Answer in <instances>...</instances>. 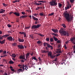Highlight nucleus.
Returning a JSON list of instances; mask_svg holds the SVG:
<instances>
[{"mask_svg": "<svg viewBox=\"0 0 75 75\" xmlns=\"http://www.w3.org/2000/svg\"><path fill=\"white\" fill-rule=\"evenodd\" d=\"M3 4L4 6H6V4H5V3H3Z\"/></svg>", "mask_w": 75, "mask_h": 75, "instance_id": "55", "label": "nucleus"}, {"mask_svg": "<svg viewBox=\"0 0 75 75\" xmlns=\"http://www.w3.org/2000/svg\"><path fill=\"white\" fill-rule=\"evenodd\" d=\"M59 50H60V49H58L57 50L58 51V52L59 53H62V52L61 51H60Z\"/></svg>", "mask_w": 75, "mask_h": 75, "instance_id": "40", "label": "nucleus"}, {"mask_svg": "<svg viewBox=\"0 0 75 75\" xmlns=\"http://www.w3.org/2000/svg\"><path fill=\"white\" fill-rule=\"evenodd\" d=\"M6 10L5 9H0V13H4V12H5Z\"/></svg>", "mask_w": 75, "mask_h": 75, "instance_id": "18", "label": "nucleus"}, {"mask_svg": "<svg viewBox=\"0 0 75 75\" xmlns=\"http://www.w3.org/2000/svg\"><path fill=\"white\" fill-rule=\"evenodd\" d=\"M73 19H65V21H67L68 22H70L71 21H72Z\"/></svg>", "mask_w": 75, "mask_h": 75, "instance_id": "22", "label": "nucleus"}, {"mask_svg": "<svg viewBox=\"0 0 75 75\" xmlns=\"http://www.w3.org/2000/svg\"><path fill=\"white\" fill-rule=\"evenodd\" d=\"M60 55V54H57L56 57H58V56H59Z\"/></svg>", "mask_w": 75, "mask_h": 75, "instance_id": "57", "label": "nucleus"}, {"mask_svg": "<svg viewBox=\"0 0 75 75\" xmlns=\"http://www.w3.org/2000/svg\"><path fill=\"white\" fill-rule=\"evenodd\" d=\"M30 37L32 39H33L34 37H33V35H30Z\"/></svg>", "mask_w": 75, "mask_h": 75, "instance_id": "35", "label": "nucleus"}, {"mask_svg": "<svg viewBox=\"0 0 75 75\" xmlns=\"http://www.w3.org/2000/svg\"><path fill=\"white\" fill-rule=\"evenodd\" d=\"M16 22H19V19H17L16 20Z\"/></svg>", "mask_w": 75, "mask_h": 75, "instance_id": "51", "label": "nucleus"}, {"mask_svg": "<svg viewBox=\"0 0 75 75\" xmlns=\"http://www.w3.org/2000/svg\"><path fill=\"white\" fill-rule=\"evenodd\" d=\"M73 48L74 50L75 49V45H74V46H73Z\"/></svg>", "mask_w": 75, "mask_h": 75, "instance_id": "63", "label": "nucleus"}, {"mask_svg": "<svg viewBox=\"0 0 75 75\" xmlns=\"http://www.w3.org/2000/svg\"><path fill=\"white\" fill-rule=\"evenodd\" d=\"M41 43V41L40 40H38L37 42V43L38 44H40Z\"/></svg>", "mask_w": 75, "mask_h": 75, "instance_id": "36", "label": "nucleus"}, {"mask_svg": "<svg viewBox=\"0 0 75 75\" xmlns=\"http://www.w3.org/2000/svg\"><path fill=\"white\" fill-rule=\"evenodd\" d=\"M55 41H58V38H55L54 37H53Z\"/></svg>", "mask_w": 75, "mask_h": 75, "instance_id": "28", "label": "nucleus"}, {"mask_svg": "<svg viewBox=\"0 0 75 75\" xmlns=\"http://www.w3.org/2000/svg\"><path fill=\"white\" fill-rule=\"evenodd\" d=\"M57 0H53L51 1H50L49 3L51 6H57V2H56V1Z\"/></svg>", "mask_w": 75, "mask_h": 75, "instance_id": "3", "label": "nucleus"}, {"mask_svg": "<svg viewBox=\"0 0 75 75\" xmlns=\"http://www.w3.org/2000/svg\"><path fill=\"white\" fill-rule=\"evenodd\" d=\"M64 48L66 50H67V47L66 45H64Z\"/></svg>", "mask_w": 75, "mask_h": 75, "instance_id": "43", "label": "nucleus"}, {"mask_svg": "<svg viewBox=\"0 0 75 75\" xmlns=\"http://www.w3.org/2000/svg\"><path fill=\"white\" fill-rule=\"evenodd\" d=\"M5 40H4L2 41H1V40H0V43L1 44H3L5 43Z\"/></svg>", "mask_w": 75, "mask_h": 75, "instance_id": "19", "label": "nucleus"}, {"mask_svg": "<svg viewBox=\"0 0 75 75\" xmlns=\"http://www.w3.org/2000/svg\"><path fill=\"white\" fill-rule=\"evenodd\" d=\"M12 13H14L13 12H9V14H12Z\"/></svg>", "mask_w": 75, "mask_h": 75, "instance_id": "62", "label": "nucleus"}, {"mask_svg": "<svg viewBox=\"0 0 75 75\" xmlns=\"http://www.w3.org/2000/svg\"><path fill=\"white\" fill-rule=\"evenodd\" d=\"M65 18L66 19H73L74 17L73 15H69V13L64 12V13Z\"/></svg>", "mask_w": 75, "mask_h": 75, "instance_id": "2", "label": "nucleus"}, {"mask_svg": "<svg viewBox=\"0 0 75 75\" xmlns=\"http://www.w3.org/2000/svg\"><path fill=\"white\" fill-rule=\"evenodd\" d=\"M67 4L68 6L69 7L68 8H69L70 7V8H71V4H70V3L69 2V1H68V2H67Z\"/></svg>", "mask_w": 75, "mask_h": 75, "instance_id": "17", "label": "nucleus"}, {"mask_svg": "<svg viewBox=\"0 0 75 75\" xmlns=\"http://www.w3.org/2000/svg\"><path fill=\"white\" fill-rule=\"evenodd\" d=\"M54 12H52V13H50V14H49V16H51L52 15H54Z\"/></svg>", "mask_w": 75, "mask_h": 75, "instance_id": "32", "label": "nucleus"}, {"mask_svg": "<svg viewBox=\"0 0 75 75\" xmlns=\"http://www.w3.org/2000/svg\"><path fill=\"white\" fill-rule=\"evenodd\" d=\"M38 35H39L40 36H41V37H43V35L40 34H38Z\"/></svg>", "mask_w": 75, "mask_h": 75, "instance_id": "49", "label": "nucleus"}, {"mask_svg": "<svg viewBox=\"0 0 75 75\" xmlns=\"http://www.w3.org/2000/svg\"><path fill=\"white\" fill-rule=\"evenodd\" d=\"M16 2H17V0H16V1H13V3H16Z\"/></svg>", "mask_w": 75, "mask_h": 75, "instance_id": "53", "label": "nucleus"}, {"mask_svg": "<svg viewBox=\"0 0 75 75\" xmlns=\"http://www.w3.org/2000/svg\"><path fill=\"white\" fill-rule=\"evenodd\" d=\"M11 70L14 72V69H11Z\"/></svg>", "mask_w": 75, "mask_h": 75, "instance_id": "64", "label": "nucleus"}, {"mask_svg": "<svg viewBox=\"0 0 75 75\" xmlns=\"http://www.w3.org/2000/svg\"><path fill=\"white\" fill-rule=\"evenodd\" d=\"M42 52L43 53H46V51L45 50H43V51H42Z\"/></svg>", "mask_w": 75, "mask_h": 75, "instance_id": "52", "label": "nucleus"}, {"mask_svg": "<svg viewBox=\"0 0 75 75\" xmlns=\"http://www.w3.org/2000/svg\"><path fill=\"white\" fill-rule=\"evenodd\" d=\"M62 6V4H59V8H60V7H61Z\"/></svg>", "mask_w": 75, "mask_h": 75, "instance_id": "42", "label": "nucleus"}, {"mask_svg": "<svg viewBox=\"0 0 75 75\" xmlns=\"http://www.w3.org/2000/svg\"><path fill=\"white\" fill-rule=\"evenodd\" d=\"M70 1L71 3H73L74 1V0H69Z\"/></svg>", "mask_w": 75, "mask_h": 75, "instance_id": "39", "label": "nucleus"}, {"mask_svg": "<svg viewBox=\"0 0 75 75\" xmlns=\"http://www.w3.org/2000/svg\"><path fill=\"white\" fill-rule=\"evenodd\" d=\"M38 15V14H37L36 13L33 14V15H34V16H33V15H32V18H33V19H38V18H35V16H37Z\"/></svg>", "mask_w": 75, "mask_h": 75, "instance_id": "11", "label": "nucleus"}, {"mask_svg": "<svg viewBox=\"0 0 75 75\" xmlns=\"http://www.w3.org/2000/svg\"><path fill=\"white\" fill-rule=\"evenodd\" d=\"M22 15H25V12H22Z\"/></svg>", "mask_w": 75, "mask_h": 75, "instance_id": "44", "label": "nucleus"}, {"mask_svg": "<svg viewBox=\"0 0 75 75\" xmlns=\"http://www.w3.org/2000/svg\"><path fill=\"white\" fill-rule=\"evenodd\" d=\"M10 36L9 34H7L5 35H4L3 36H2V37L0 36V40H3V37H4L5 38H6L7 37Z\"/></svg>", "mask_w": 75, "mask_h": 75, "instance_id": "6", "label": "nucleus"}, {"mask_svg": "<svg viewBox=\"0 0 75 75\" xmlns=\"http://www.w3.org/2000/svg\"><path fill=\"white\" fill-rule=\"evenodd\" d=\"M52 52L51 51L49 52L48 53V55L49 56H50V57L52 55Z\"/></svg>", "mask_w": 75, "mask_h": 75, "instance_id": "21", "label": "nucleus"}, {"mask_svg": "<svg viewBox=\"0 0 75 75\" xmlns=\"http://www.w3.org/2000/svg\"><path fill=\"white\" fill-rule=\"evenodd\" d=\"M9 63L10 64H14V62L13 61L11 60L9 61Z\"/></svg>", "mask_w": 75, "mask_h": 75, "instance_id": "27", "label": "nucleus"}, {"mask_svg": "<svg viewBox=\"0 0 75 75\" xmlns=\"http://www.w3.org/2000/svg\"><path fill=\"white\" fill-rule=\"evenodd\" d=\"M68 55H69V56H70L71 55H72L73 54L71 52H69L68 53Z\"/></svg>", "mask_w": 75, "mask_h": 75, "instance_id": "26", "label": "nucleus"}, {"mask_svg": "<svg viewBox=\"0 0 75 75\" xmlns=\"http://www.w3.org/2000/svg\"><path fill=\"white\" fill-rule=\"evenodd\" d=\"M13 39L12 37L11 36H8L7 37V40L10 41H13Z\"/></svg>", "mask_w": 75, "mask_h": 75, "instance_id": "8", "label": "nucleus"}, {"mask_svg": "<svg viewBox=\"0 0 75 75\" xmlns=\"http://www.w3.org/2000/svg\"><path fill=\"white\" fill-rule=\"evenodd\" d=\"M70 40L74 45H75V37L71 38Z\"/></svg>", "mask_w": 75, "mask_h": 75, "instance_id": "9", "label": "nucleus"}, {"mask_svg": "<svg viewBox=\"0 0 75 75\" xmlns=\"http://www.w3.org/2000/svg\"><path fill=\"white\" fill-rule=\"evenodd\" d=\"M69 8V7L68 6V4L67 5V6L66 7H65V10H67V9H68Z\"/></svg>", "mask_w": 75, "mask_h": 75, "instance_id": "29", "label": "nucleus"}, {"mask_svg": "<svg viewBox=\"0 0 75 75\" xmlns=\"http://www.w3.org/2000/svg\"><path fill=\"white\" fill-rule=\"evenodd\" d=\"M59 32L61 34V36H69V33L68 32L65 31L64 29L61 28L60 30L59 31Z\"/></svg>", "mask_w": 75, "mask_h": 75, "instance_id": "1", "label": "nucleus"}, {"mask_svg": "<svg viewBox=\"0 0 75 75\" xmlns=\"http://www.w3.org/2000/svg\"><path fill=\"white\" fill-rule=\"evenodd\" d=\"M18 41L19 42H23L24 41V40L23 39H21L20 38H18Z\"/></svg>", "mask_w": 75, "mask_h": 75, "instance_id": "12", "label": "nucleus"}, {"mask_svg": "<svg viewBox=\"0 0 75 75\" xmlns=\"http://www.w3.org/2000/svg\"><path fill=\"white\" fill-rule=\"evenodd\" d=\"M25 29H28L30 28V27L29 26L28 27H25Z\"/></svg>", "mask_w": 75, "mask_h": 75, "instance_id": "48", "label": "nucleus"}, {"mask_svg": "<svg viewBox=\"0 0 75 75\" xmlns=\"http://www.w3.org/2000/svg\"><path fill=\"white\" fill-rule=\"evenodd\" d=\"M24 32H19V34L21 35H24Z\"/></svg>", "mask_w": 75, "mask_h": 75, "instance_id": "37", "label": "nucleus"}, {"mask_svg": "<svg viewBox=\"0 0 75 75\" xmlns=\"http://www.w3.org/2000/svg\"><path fill=\"white\" fill-rule=\"evenodd\" d=\"M56 56V55L55 56H52V55L50 57V58L52 59H54L55 58Z\"/></svg>", "mask_w": 75, "mask_h": 75, "instance_id": "30", "label": "nucleus"}, {"mask_svg": "<svg viewBox=\"0 0 75 75\" xmlns=\"http://www.w3.org/2000/svg\"><path fill=\"white\" fill-rule=\"evenodd\" d=\"M18 66L19 67H22V65L21 64H19L18 65Z\"/></svg>", "mask_w": 75, "mask_h": 75, "instance_id": "59", "label": "nucleus"}, {"mask_svg": "<svg viewBox=\"0 0 75 75\" xmlns=\"http://www.w3.org/2000/svg\"><path fill=\"white\" fill-rule=\"evenodd\" d=\"M17 45V44L16 43H14L12 45H13L14 46L16 45Z\"/></svg>", "mask_w": 75, "mask_h": 75, "instance_id": "46", "label": "nucleus"}, {"mask_svg": "<svg viewBox=\"0 0 75 75\" xmlns=\"http://www.w3.org/2000/svg\"><path fill=\"white\" fill-rule=\"evenodd\" d=\"M21 61L22 62H24V61L23 60H21Z\"/></svg>", "mask_w": 75, "mask_h": 75, "instance_id": "61", "label": "nucleus"}, {"mask_svg": "<svg viewBox=\"0 0 75 75\" xmlns=\"http://www.w3.org/2000/svg\"><path fill=\"white\" fill-rule=\"evenodd\" d=\"M17 47L19 49L22 50L24 49V47L22 45H18L17 46Z\"/></svg>", "mask_w": 75, "mask_h": 75, "instance_id": "7", "label": "nucleus"}, {"mask_svg": "<svg viewBox=\"0 0 75 75\" xmlns=\"http://www.w3.org/2000/svg\"><path fill=\"white\" fill-rule=\"evenodd\" d=\"M46 40L47 41H49L50 40L49 38H46Z\"/></svg>", "mask_w": 75, "mask_h": 75, "instance_id": "41", "label": "nucleus"}, {"mask_svg": "<svg viewBox=\"0 0 75 75\" xmlns=\"http://www.w3.org/2000/svg\"><path fill=\"white\" fill-rule=\"evenodd\" d=\"M25 55H23V56L22 55H21V56L20 57V59H25Z\"/></svg>", "mask_w": 75, "mask_h": 75, "instance_id": "15", "label": "nucleus"}, {"mask_svg": "<svg viewBox=\"0 0 75 75\" xmlns=\"http://www.w3.org/2000/svg\"><path fill=\"white\" fill-rule=\"evenodd\" d=\"M40 15L41 16H42L44 15V14L43 13H39Z\"/></svg>", "mask_w": 75, "mask_h": 75, "instance_id": "45", "label": "nucleus"}, {"mask_svg": "<svg viewBox=\"0 0 75 75\" xmlns=\"http://www.w3.org/2000/svg\"><path fill=\"white\" fill-rule=\"evenodd\" d=\"M32 59H34L35 60H36V61H37L38 60V59H37V58L35 57H34L32 58Z\"/></svg>", "mask_w": 75, "mask_h": 75, "instance_id": "24", "label": "nucleus"}, {"mask_svg": "<svg viewBox=\"0 0 75 75\" xmlns=\"http://www.w3.org/2000/svg\"><path fill=\"white\" fill-rule=\"evenodd\" d=\"M24 37H25V38H27V36H26V34L25 33H24Z\"/></svg>", "mask_w": 75, "mask_h": 75, "instance_id": "38", "label": "nucleus"}, {"mask_svg": "<svg viewBox=\"0 0 75 75\" xmlns=\"http://www.w3.org/2000/svg\"><path fill=\"white\" fill-rule=\"evenodd\" d=\"M52 31L54 32L55 33H56L57 32H58V29H52Z\"/></svg>", "mask_w": 75, "mask_h": 75, "instance_id": "13", "label": "nucleus"}, {"mask_svg": "<svg viewBox=\"0 0 75 75\" xmlns=\"http://www.w3.org/2000/svg\"><path fill=\"white\" fill-rule=\"evenodd\" d=\"M3 50H0V53L2 52H3Z\"/></svg>", "mask_w": 75, "mask_h": 75, "instance_id": "54", "label": "nucleus"}, {"mask_svg": "<svg viewBox=\"0 0 75 75\" xmlns=\"http://www.w3.org/2000/svg\"><path fill=\"white\" fill-rule=\"evenodd\" d=\"M54 41V39L53 38H51L50 39V41L51 42H52Z\"/></svg>", "mask_w": 75, "mask_h": 75, "instance_id": "31", "label": "nucleus"}, {"mask_svg": "<svg viewBox=\"0 0 75 75\" xmlns=\"http://www.w3.org/2000/svg\"><path fill=\"white\" fill-rule=\"evenodd\" d=\"M47 46L48 48H51V50H52L53 49V47L52 46L50 45L49 44L47 45Z\"/></svg>", "mask_w": 75, "mask_h": 75, "instance_id": "20", "label": "nucleus"}, {"mask_svg": "<svg viewBox=\"0 0 75 75\" xmlns=\"http://www.w3.org/2000/svg\"><path fill=\"white\" fill-rule=\"evenodd\" d=\"M38 59H39V61H41V58L40 57H39L38 58Z\"/></svg>", "mask_w": 75, "mask_h": 75, "instance_id": "56", "label": "nucleus"}, {"mask_svg": "<svg viewBox=\"0 0 75 75\" xmlns=\"http://www.w3.org/2000/svg\"><path fill=\"white\" fill-rule=\"evenodd\" d=\"M23 70H22V69H18V71H21V72H23Z\"/></svg>", "mask_w": 75, "mask_h": 75, "instance_id": "34", "label": "nucleus"}, {"mask_svg": "<svg viewBox=\"0 0 75 75\" xmlns=\"http://www.w3.org/2000/svg\"><path fill=\"white\" fill-rule=\"evenodd\" d=\"M11 56H12V57H14V58H15L16 56V55L15 54H12Z\"/></svg>", "mask_w": 75, "mask_h": 75, "instance_id": "25", "label": "nucleus"}, {"mask_svg": "<svg viewBox=\"0 0 75 75\" xmlns=\"http://www.w3.org/2000/svg\"><path fill=\"white\" fill-rule=\"evenodd\" d=\"M14 14H15L16 16H20V13H19V12H14Z\"/></svg>", "mask_w": 75, "mask_h": 75, "instance_id": "16", "label": "nucleus"}, {"mask_svg": "<svg viewBox=\"0 0 75 75\" xmlns=\"http://www.w3.org/2000/svg\"><path fill=\"white\" fill-rule=\"evenodd\" d=\"M27 66L26 65H25L24 64H23L22 65V69L23 70V71H24V70L25 69L26 70H27Z\"/></svg>", "mask_w": 75, "mask_h": 75, "instance_id": "10", "label": "nucleus"}, {"mask_svg": "<svg viewBox=\"0 0 75 75\" xmlns=\"http://www.w3.org/2000/svg\"><path fill=\"white\" fill-rule=\"evenodd\" d=\"M8 27L9 28H11V25H10V24H8Z\"/></svg>", "mask_w": 75, "mask_h": 75, "instance_id": "47", "label": "nucleus"}, {"mask_svg": "<svg viewBox=\"0 0 75 75\" xmlns=\"http://www.w3.org/2000/svg\"><path fill=\"white\" fill-rule=\"evenodd\" d=\"M42 3H44V1H38V3L37 2H35L34 3L35 5H37V6H39V5H42Z\"/></svg>", "mask_w": 75, "mask_h": 75, "instance_id": "4", "label": "nucleus"}, {"mask_svg": "<svg viewBox=\"0 0 75 75\" xmlns=\"http://www.w3.org/2000/svg\"><path fill=\"white\" fill-rule=\"evenodd\" d=\"M3 53L4 54H6V51H4L3 52Z\"/></svg>", "mask_w": 75, "mask_h": 75, "instance_id": "50", "label": "nucleus"}, {"mask_svg": "<svg viewBox=\"0 0 75 75\" xmlns=\"http://www.w3.org/2000/svg\"><path fill=\"white\" fill-rule=\"evenodd\" d=\"M62 26L64 28H66V26L64 24H63Z\"/></svg>", "mask_w": 75, "mask_h": 75, "instance_id": "33", "label": "nucleus"}, {"mask_svg": "<svg viewBox=\"0 0 75 75\" xmlns=\"http://www.w3.org/2000/svg\"><path fill=\"white\" fill-rule=\"evenodd\" d=\"M26 58H28V57L29 56V53H27L26 54Z\"/></svg>", "mask_w": 75, "mask_h": 75, "instance_id": "23", "label": "nucleus"}, {"mask_svg": "<svg viewBox=\"0 0 75 75\" xmlns=\"http://www.w3.org/2000/svg\"><path fill=\"white\" fill-rule=\"evenodd\" d=\"M27 17V15H22L20 17V18L21 19H23V18H25Z\"/></svg>", "mask_w": 75, "mask_h": 75, "instance_id": "14", "label": "nucleus"}, {"mask_svg": "<svg viewBox=\"0 0 75 75\" xmlns=\"http://www.w3.org/2000/svg\"><path fill=\"white\" fill-rule=\"evenodd\" d=\"M60 40H58V41H57V43H60Z\"/></svg>", "mask_w": 75, "mask_h": 75, "instance_id": "60", "label": "nucleus"}, {"mask_svg": "<svg viewBox=\"0 0 75 75\" xmlns=\"http://www.w3.org/2000/svg\"><path fill=\"white\" fill-rule=\"evenodd\" d=\"M11 31H8V34H10L11 33Z\"/></svg>", "mask_w": 75, "mask_h": 75, "instance_id": "58", "label": "nucleus"}, {"mask_svg": "<svg viewBox=\"0 0 75 75\" xmlns=\"http://www.w3.org/2000/svg\"><path fill=\"white\" fill-rule=\"evenodd\" d=\"M41 26V24H38L37 25H33V26L31 28L32 29H36L37 28H38L39 27H40Z\"/></svg>", "mask_w": 75, "mask_h": 75, "instance_id": "5", "label": "nucleus"}]
</instances>
